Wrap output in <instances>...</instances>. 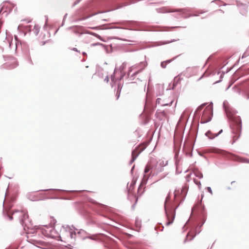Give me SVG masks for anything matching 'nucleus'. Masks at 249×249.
Wrapping results in <instances>:
<instances>
[{
	"label": "nucleus",
	"mask_w": 249,
	"mask_h": 249,
	"mask_svg": "<svg viewBox=\"0 0 249 249\" xmlns=\"http://www.w3.org/2000/svg\"><path fill=\"white\" fill-rule=\"evenodd\" d=\"M169 199L170 197L168 196L166 198L164 204V208L167 218V221L165 223L166 226H169L173 223L175 217V210L173 208H168L167 206V202Z\"/></svg>",
	"instance_id": "f257e3e1"
},
{
	"label": "nucleus",
	"mask_w": 249,
	"mask_h": 249,
	"mask_svg": "<svg viewBox=\"0 0 249 249\" xmlns=\"http://www.w3.org/2000/svg\"><path fill=\"white\" fill-rule=\"evenodd\" d=\"M235 127L236 133L234 132V139L236 138L237 139L240 136L242 129L241 120L239 116H234V127Z\"/></svg>",
	"instance_id": "f03ea898"
},
{
	"label": "nucleus",
	"mask_w": 249,
	"mask_h": 249,
	"mask_svg": "<svg viewBox=\"0 0 249 249\" xmlns=\"http://www.w3.org/2000/svg\"><path fill=\"white\" fill-rule=\"evenodd\" d=\"M146 145L145 144H141L132 151V159L131 162H133L137 158L138 155L145 148Z\"/></svg>",
	"instance_id": "7ed1b4c3"
},
{
	"label": "nucleus",
	"mask_w": 249,
	"mask_h": 249,
	"mask_svg": "<svg viewBox=\"0 0 249 249\" xmlns=\"http://www.w3.org/2000/svg\"><path fill=\"white\" fill-rule=\"evenodd\" d=\"M159 12L160 13H168V12H177L178 13V15L181 16L183 14H184L186 12V9H171L167 8H163L159 9Z\"/></svg>",
	"instance_id": "20e7f679"
},
{
	"label": "nucleus",
	"mask_w": 249,
	"mask_h": 249,
	"mask_svg": "<svg viewBox=\"0 0 249 249\" xmlns=\"http://www.w3.org/2000/svg\"><path fill=\"white\" fill-rule=\"evenodd\" d=\"M212 111L210 108H207L204 110L201 120H203L204 122H207L210 120Z\"/></svg>",
	"instance_id": "39448f33"
},
{
	"label": "nucleus",
	"mask_w": 249,
	"mask_h": 249,
	"mask_svg": "<svg viewBox=\"0 0 249 249\" xmlns=\"http://www.w3.org/2000/svg\"><path fill=\"white\" fill-rule=\"evenodd\" d=\"M29 241L38 247H40V246L45 247V243L44 242L38 240L36 238L30 239Z\"/></svg>",
	"instance_id": "423d86ee"
},
{
	"label": "nucleus",
	"mask_w": 249,
	"mask_h": 249,
	"mask_svg": "<svg viewBox=\"0 0 249 249\" xmlns=\"http://www.w3.org/2000/svg\"><path fill=\"white\" fill-rule=\"evenodd\" d=\"M224 106L225 107V111L227 114L228 117L231 120L233 119V114L231 111L228 107L226 106L225 103H224Z\"/></svg>",
	"instance_id": "0eeeda50"
},
{
	"label": "nucleus",
	"mask_w": 249,
	"mask_h": 249,
	"mask_svg": "<svg viewBox=\"0 0 249 249\" xmlns=\"http://www.w3.org/2000/svg\"><path fill=\"white\" fill-rule=\"evenodd\" d=\"M222 132V130H221L218 133L213 134L210 131H208L206 133V135L210 139H213L215 137L217 136Z\"/></svg>",
	"instance_id": "6e6552de"
},
{
	"label": "nucleus",
	"mask_w": 249,
	"mask_h": 249,
	"mask_svg": "<svg viewBox=\"0 0 249 249\" xmlns=\"http://www.w3.org/2000/svg\"><path fill=\"white\" fill-rule=\"evenodd\" d=\"M194 173L195 175V176L196 177H198L199 178H201L203 177L202 174L198 170H194Z\"/></svg>",
	"instance_id": "1a4fd4ad"
},
{
	"label": "nucleus",
	"mask_w": 249,
	"mask_h": 249,
	"mask_svg": "<svg viewBox=\"0 0 249 249\" xmlns=\"http://www.w3.org/2000/svg\"><path fill=\"white\" fill-rule=\"evenodd\" d=\"M122 88V87L121 84L119 83L118 84V89H117V91L116 93V96H117V99L119 98Z\"/></svg>",
	"instance_id": "9d476101"
},
{
	"label": "nucleus",
	"mask_w": 249,
	"mask_h": 249,
	"mask_svg": "<svg viewBox=\"0 0 249 249\" xmlns=\"http://www.w3.org/2000/svg\"><path fill=\"white\" fill-rule=\"evenodd\" d=\"M152 166L150 164H147L144 169V173H147L152 169Z\"/></svg>",
	"instance_id": "9b49d317"
},
{
	"label": "nucleus",
	"mask_w": 249,
	"mask_h": 249,
	"mask_svg": "<svg viewBox=\"0 0 249 249\" xmlns=\"http://www.w3.org/2000/svg\"><path fill=\"white\" fill-rule=\"evenodd\" d=\"M234 161L237 160V161H239L240 162H247V161L245 159L240 158L238 156H235V155H234Z\"/></svg>",
	"instance_id": "f8f14e48"
},
{
	"label": "nucleus",
	"mask_w": 249,
	"mask_h": 249,
	"mask_svg": "<svg viewBox=\"0 0 249 249\" xmlns=\"http://www.w3.org/2000/svg\"><path fill=\"white\" fill-rule=\"evenodd\" d=\"M187 187H183L182 189H181V195L183 196H185L186 194L187 193Z\"/></svg>",
	"instance_id": "ddd939ff"
},
{
	"label": "nucleus",
	"mask_w": 249,
	"mask_h": 249,
	"mask_svg": "<svg viewBox=\"0 0 249 249\" xmlns=\"http://www.w3.org/2000/svg\"><path fill=\"white\" fill-rule=\"evenodd\" d=\"M171 41H159L158 43V45H164V44H168V43H170Z\"/></svg>",
	"instance_id": "4468645a"
},
{
	"label": "nucleus",
	"mask_w": 249,
	"mask_h": 249,
	"mask_svg": "<svg viewBox=\"0 0 249 249\" xmlns=\"http://www.w3.org/2000/svg\"><path fill=\"white\" fill-rule=\"evenodd\" d=\"M194 182H195L196 185H198V186L199 187H200V186H201V183H200V182L199 180H197L196 179H194Z\"/></svg>",
	"instance_id": "2eb2a0df"
},
{
	"label": "nucleus",
	"mask_w": 249,
	"mask_h": 249,
	"mask_svg": "<svg viewBox=\"0 0 249 249\" xmlns=\"http://www.w3.org/2000/svg\"><path fill=\"white\" fill-rule=\"evenodd\" d=\"M166 62H162L161 63V66L163 68H165L166 67Z\"/></svg>",
	"instance_id": "dca6fc26"
},
{
	"label": "nucleus",
	"mask_w": 249,
	"mask_h": 249,
	"mask_svg": "<svg viewBox=\"0 0 249 249\" xmlns=\"http://www.w3.org/2000/svg\"><path fill=\"white\" fill-rule=\"evenodd\" d=\"M207 190L208 191V192L209 193H210L211 194H212V193H212V189H211V188L210 187H208L207 188Z\"/></svg>",
	"instance_id": "f3484780"
},
{
	"label": "nucleus",
	"mask_w": 249,
	"mask_h": 249,
	"mask_svg": "<svg viewBox=\"0 0 249 249\" xmlns=\"http://www.w3.org/2000/svg\"><path fill=\"white\" fill-rule=\"evenodd\" d=\"M134 198H135V203H137V201H138V197H137V196H134Z\"/></svg>",
	"instance_id": "a211bd4d"
},
{
	"label": "nucleus",
	"mask_w": 249,
	"mask_h": 249,
	"mask_svg": "<svg viewBox=\"0 0 249 249\" xmlns=\"http://www.w3.org/2000/svg\"><path fill=\"white\" fill-rule=\"evenodd\" d=\"M132 68H131L130 69V70H129V71H128V75L130 74V72H131V71H132Z\"/></svg>",
	"instance_id": "6ab92c4d"
},
{
	"label": "nucleus",
	"mask_w": 249,
	"mask_h": 249,
	"mask_svg": "<svg viewBox=\"0 0 249 249\" xmlns=\"http://www.w3.org/2000/svg\"><path fill=\"white\" fill-rule=\"evenodd\" d=\"M95 36L98 38L100 39V36L98 35H96Z\"/></svg>",
	"instance_id": "aec40b11"
},
{
	"label": "nucleus",
	"mask_w": 249,
	"mask_h": 249,
	"mask_svg": "<svg viewBox=\"0 0 249 249\" xmlns=\"http://www.w3.org/2000/svg\"><path fill=\"white\" fill-rule=\"evenodd\" d=\"M177 195V191H176L175 192V197H176Z\"/></svg>",
	"instance_id": "412c9836"
},
{
	"label": "nucleus",
	"mask_w": 249,
	"mask_h": 249,
	"mask_svg": "<svg viewBox=\"0 0 249 249\" xmlns=\"http://www.w3.org/2000/svg\"><path fill=\"white\" fill-rule=\"evenodd\" d=\"M177 78H178L177 77H176V78H175V79H174V81H176V80L177 79Z\"/></svg>",
	"instance_id": "4be33fe9"
},
{
	"label": "nucleus",
	"mask_w": 249,
	"mask_h": 249,
	"mask_svg": "<svg viewBox=\"0 0 249 249\" xmlns=\"http://www.w3.org/2000/svg\"><path fill=\"white\" fill-rule=\"evenodd\" d=\"M46 236H49V234H47L46 235Z\"/></svg>",
	"instance_id": "5701e85b"
},
{
	"label": "nucleus",
	"mask_w": 249,
	"mask_h": 249,
	"mask_svg": "<svg viewBox=\"0 0 249 249\" xmlns=\"http://www.w3.org/2000/svg\"><path fill=\"white\" fill-rule=\"evenodd\" d=\"M21 213H22V214H23V211H21Z\"/></svg>",
	"instance_id": "b1692460"
},
{
	"label": "nucleus",
	"mask_w": 249,
	"mask_h": 249,
	"mask_svg": "<svg viewBox=\"0 0 249 249\" xmlns=\"http://www.w3.org/2000/svg\"><path fill=\"white\" fill-rule=\"evenodd\" d=\"M15 212H19V211L18 210L16 211Z\"/></svg>",
	"instance_id": "393cba45"
},
{
	"label": "nucleus",
	"mask_w": 249,
	"mask_h": 249,
	"mask_svg": "<svg viewBox=\"0 0 249 249\" xmlns=\"http://www.w3.org/2000/svg\"><path fill=\"white\" fill-rule=\"evenodd\" d=\"M10 218L11 219H12V216H10Z\"/></svg>",
	"instance_id": "a878e982"
},
{
	"label": "nucleus",
	"mask_w": 249,
	"mask_h": 249,
	"mask_svg": "<svg viewBox=\"0 0 249 249\" xmlns=\"http://www.w3.org/2000/svg\"><path fill=\"white\" fill-rule=\"evenodd\" d=\"M73 50H75V51H77L76 49H75V48H74Z\"/></svg>",
	"instance_id": "bb28decb"
},
{
	"label": "nucleus",
	"mask_w": 249,
	"mask_h": 249,
	"mask_svg": "<svg viewBox=\"0 0 249 249\" xmlns=\"http://www.w3.org/2000/svg\"><path fill=\"white\" fill-rule=\"evenodd\" d=\"M111 78H112V79H113V76L112 75L111 76Z\"/></svg>",
	"instance_id": "cd10ccee"
}]
</instances>
